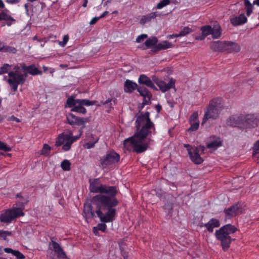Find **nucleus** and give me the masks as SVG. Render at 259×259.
Instances as JSON below:
<instances>
[{
    "instance_id": "obj_1",
    "label": "nucleus",
    "mask_w": 259,
    "mask_h": 259,
    "mask_svg": "<svg viewBox=\"0 0 259 259\" xmlns=\"http://www.w3.org/2000/svg\"><path fill=\"white\" fill-rule=\"evenodd\" d=\"M136 126L138 131L133 136L125 139L123 144L127 150L141 153L148 149L151 141L150 138L147 141V137L152 133H155L154 124L150 118V113L147 111L138 115Z\"/></svg>"
},
{
    "instance_id": "obj_2",
    "label": "nucleus",
    "mask_w": 259,
    "mask_h": 259,
    "mask_svg": "<svg viewBox=\"0 0 259 259\" xmlns=\"http://www.w3.org/2000/svg\"><path fill=\"white\" fill-rule=\"evenodd\" d=\"M91 192L100 193L92 198V202L97 205L96 213L101 221L108 222L113 219V187L101 184L99 180L91 182Z\"/></svg>"
},
{
    "instance_id": "obj_3",
    "label": "nucleus",
    "mask_w": 259,
    "mask_h": 259,
    "mask_svg": "<svg viewBox=\"0 0 259 259\" xmlns=\"http://www.w3.org/2000/svg\"><path fill=\"white\" fill-rule=\"evenodd\" d=\"M14 69L15 71L9 72V79L8 81L13 91L15 92L19 84H22L25 82L26 75L19 72V70L22 69L31 75L41 74V72L34 65L26 66L25 64L21 63L19 65H16Z\"/></svg>"
},
{
    "instance_id": "obj_4",
    "label": "nucleus",
    "mask_w": 259,
    "mask_h": 259,
    "mask_svg": "<svg viewBox=\"0 0 259 259\" xmlns=\"http://www.w3.org/2000/svg\"><path fill=\"white\" fill-rule=\"evenodd\" d=\"M237 230V229L235 226L229 224L215 231V237L217 240L221 242V245L224 251L228 250L230 248L232 241L235 240V239H232L230 235L235 233Z\"/></svg>"
},
{
    "instance_id": "obj_5",
    "label": "nucleus",
    "mask_w": 259,
    "mask_h": 259,
    "mask_svg": "<svg viewBox=\"0 0 259 259\" xmlns=\"http://www.w3.org/2000/svg\"><path fill=\"white\" fill-rule=\"evenodd\" d=\"M96 101H91L87 99H75L73 97H69L66 101L65 107H72V112H75L82 114L87 113L86 109L83 107L94 105Z\"/></svg>"
},
{
    "instance_id": "obj_6",
    "label": "nucleus",
    "mask_w": 259,
    "mask_h": 259,
    "mask_svg": "<svg viewBox=\"0 0 259 259\" xmlns=\"http://www.w3.org/2000/svg\"><path fill=\"white\" fill-rule=\"evenodd\" d=\"M24 205L22 202L16 204L11 209H7L2 212L0 215V221L2 223H10L15 218L23 216V212Z\"/></svg>"
},
{
    "instance_id": "obj_7",
    "label": "nucleus",
    "mask_w": 259,
    "mask_h": 259,
    "mask_svg": "<svg viewBox=\"0 0 259 259\" xmlns=\"http://www.w3.org/2000/svg\"><path fill=\"white\" fill-rule=\"evenodd\" d=\"M82 134V128L79 130V135L76 136H72L73 133L71 131H69L68 134H61L59 135L55 145L57 147L62 146L63 150L68 151L71 148L72 143L78 139Z\"/></svg>"
},
{
    "instance_id": "obj_8",
    "label": "nucleus",
    "mask_w": 259,
    "mask_h": 259,
    "mask_svg": "<svg viewBox=\"0 0 259 259\" xmlns=\"http://www.w3.org/2000/svg\"><path fill=\"white\" fill-rule=\"evenodd\" d=\"M223 109V107L220 99L214 98L211 100L205 112L202 124L210 119H217Z\"/></svg>"
},
{
    "instance_id": "obj_9",
    "label": "nucleus",
    "mask_w": 259,
    "mask_h": 259,
    "mask_svg": "<svg viewBox=\"0 0 259 259\" xmlns=\"http://www.w3.org/2000/svg\"><path fill=\"white\" fill-rule=\"evenodd\" d=\"M67 123L71 126H81L82 130L85 127V124L90 121V117H80L74 115L72 113H68L66 115Z\"/></svg>"
},
{
    "instance_id": "obj_10",
    "label": "nucleus",
    "mask_w": 259,
    "mask_h": 259,
    "mask_svg": "<svg viewBox=\"0 0 259 259\" xmlns=\"http://www.w3.org/2000/svg\"><path fill=\"white\" fill-rule=\"evenodd\" d=\"M259 121V115L249 114L243 115V125L248 127H254L257 125Z\"/></svg>"
},
{
    "instance_id": "obj_11",
    "label": "nucleus",
    "mask_w": 259,
    "mask_h": 259,
    "mask_svg": "<svg viewBox=\"0 0 259 259\" xmlns=\"http://www.w3.org/2000/svg\"><path fill=\"white\" fill-rule=\"evenodd\" d=\"M224 212L226 218L231 219L241 214L242 212V208L240 204H236L225 209Z\"/></svg>"
},
{
    "instance_id": "obj_12",
    "label": "nucleus",
    "mask_w": 259,
    "mask_h": 259,
    "mask_svg": "<svg viewBox=\"0 0 259 259\" xmlns=\"http://www.w3.org/2000/svg\"><path fill=\"white\" fill-rule=\"evenodd\" d=\"M226 124L228 126L237 127L243 125V115H233L227 119Z\"/></svg>"
},
{
    "instance_id": "obj_13",
    "label": "nucleus",
    "mask_w": 259,
    "mask_h": 259,
    "mask_svg": "<svg viewBox=\"0 0 259 259\" xmlns=\"http://www.w3.org/2000/svg\"><path fill=\"white\" fill-rule=\"evenodd\" d=\"M222 145V141L221 138L216 136L210 137L209 139V142L206 144L208 149L212 150H216Z\"/></svg>"
},
{
    "instance_id": "obj_14",
    "label": "nucleus",
    "mask_w": 259,
    "mask_h": 259,
    "mask_svg": "<svg viewBox=\"0 0 259 259\" xmlns=\"http://www.w3.org/2000/svg\"><path fill=\"white\" fill-rule=\"evenodd\" d=\"M230 20L231 24L236 26L245 24L247 22V19L244 14H241L238 16L231 17Z\"/></svg>"
},
{
    "instance_id": "obj_15",
    "label": "nucleus",
    "mask_w": 259,
    "mask_h": 259,
    "mask_svg": "<svg viewBox=\"0 0 259 259\" xmlns=\"http://www.w3.org/2000/svg\"><path fill=\"white\" fill-rule=\"evenodd\" d=\"M240 51V47L238 44L232 41H225L224 52L231 53H237Z\"/></svg>"
},
{
    "instance_id": "obj_16",
    "label": "nucleus",
    "mask_w": 259,
    "mask_h": 259,
    "mask_svg": "<svg viewBox=\"0 0 259 259\" xmlns=\"http://www.w3.org/2000/svg\"><path fill=\"white\" fill-rule=\"evenodd\" d=\"M138 82L141 84L145 85L147 87L157 91V88L154 85L152 80L145 74H141L138 78Z\"/></svg>"
},
{
    "instance_id": "obj_17",
    "label": "nucleus",
    "mask_w": 259,
    "mask_h": 259,
    "mask_svg": "<svg viewBox=\"0 0 259 259\" xmlns=\"http://www.w3.org/2000/svg\"><path fill=\"white\" fill-rule=\"evenodd\" d=\"M157 86L162 93H164L170 89L175 88V81L172 78H171L168 83H166L163 80H161L160 82H159Z\"/></svg>"
},
{
    "instance_id": "obj_18",
    "label": "nucleus",
    "mask_w": 259,
    "mask_h": 259,
    "mask_svg": "<svg viewBox=\"0 0 259 259\" xmlns=\"http://www.w3.org/2000/svg\"><path fill=\"white\" fill-rule=\"evenodd\" d=\"M188 154L190 157L191 160L197 164H199L203 161V159L200 157V154L195 150V148L188 149Z\"/></svg>"
},
{
    "instance_id": "obj_19",
    "label": "nucleus",
    "mask_w": 259,
    "mask_h": 259,
    "mask_svg": "<svg viewBox=\"0 0 259 259\" xmlns=\"http://www.w3.org/2000/svg\"><path fill=\"white\" fill-rule=\"evenodd\" d=\"M51 243L54 252L57 255V257L59 259H66V255L60 245L54 241H52Z\"/></svg>"
},
{
    "instance_id": "obj_20",
    "label": "nucleus",
    "mask_w": 259,
    "mask_h": 259,
    "mask_svg": "<svg viewBox=\"0 0 259 259\" xmlns=\"http://www.w3.org/2000/svg\"><path fill=\"white\" fill-rule=\"evenodd\" d=\"M172 47L173 45L169 41L166 40L162 41L154 46L151 50V51L153 53H156L159 51L166 50Z\"/></svg>"
},
{
    "instance_id": "obj_21",
    "label": "nucleus",
    "mask_w": 259,
    "mask_h": 259,
    "mask_svg": "<svg viewBox=\"0 0 259 259\" xmlns=\"http://www.w3.org/2000/svg\"><path fill=\"white\" fill-rule=\"evenodd\" d=\"M204 227L206 228V230L209 233H212L214 228L219 227L220 226L219 220L212 218L209 221L204 224Z\"/></svg>"
},
{
    "instance_id": "obj_22",
    "label": "nucleus",
    "mask_w": 259,
    "mask_h": 259,
    "mask_svg": "<svg viewBox=\"0 0 259 259\" xmlns=\"http://www.w3.org/2000/svg\"><path fill=\"white\" fill-rule=\"evenodd\" d=\"M127 239H122L118 242L121 253L124 259H128V244L126 243Z\"/></svg>"
},
{
    "instance_id": "obj_23",
    "label": "nucleus",
    "mask_w": 259,
    "mask_h": 259,
    "mask_svg": "<svg viewBox=\"0 0 259 259\" xmlns=\"http://www.w3.org/2000/svg\"><path fill=\"white\" fill-rule=\"evenodd\" d=\"M138 88L137 84L129 79H126L124 83V90L125 93H132Z\"/></svg>"
},
{
    "instance_id": "obj_24",
    "label": "nucleus",
    "mask_w": 259,
    "mask_h": 259,
    "mask_svg": "<svg viewBox=\"0 0 259 259\" xmlns=\"http://www.w3.org/2000/svg\"><path fill=\"white\" fill-rule=\"evenodd\" d=\"M225 41H216L210 44V49L214 52H224Z\"/></svg>"
},
{
    "instance_id": "obj_25",
    "label": "nucleus",
    "mask_w": 259,
    "mask_h": 259,
    "mask_svg": "<svg viewBox=\"0 0 259 259\" xmlns=\"http://www.w3.org/2000/svg\"><path fill=\"white\" fill-rule=\"evenodd\" d=\"M113 162V155L112 153L107 154L106 156L101 159V163L103 168L112 164Z\"/></svg>"
},
{
    "instance_id": "obj_26",
    "label": "nucleus",
    "mask_w": 259,
    "mask_h": 259,
    "mask_svg": "<svg viewBox=\"0 0 259 259\" xmlns=\"http://www.w3.org/2000/svg\"><path fill=\"white\" fill-rule=\"evenodd\" d=\"M202 35L196 37L197 39H204L207 36L211 34L212 27L210 25H206L201 27Z\"/></svg>"
},
{
    "instance_id": "obj_27",
    "label": "nucleus",
    "mask_w": 259,
    "mask_h": 259,
    "mask_svg": "<svg viewBox=\"0 0 259 259\" xmlns=\"http://www.w3.org/2000/svg\"><path fill=\"white\" fill-rule=\"evenodd\" d=\"M157 16L156 12H152L146 15L142 16L140 23L144 25L146 23L150 22L152 19H155Z\"/></svg>"
},
{
    "instance_id": "obj_28",
    "label": "nucleus",
    "mask_w": 259,
    "mask_h": 259,
    "mask_svg": "<svg viewBox=\"0 0 259 259\" xmlns=\"http://www.w3.org/2000/svg\"><path fill=\"white\" fill-rule=\"evenodd\" d=\"M221 26L219 25H214L213 27H212V30L211 32V34L213 38H218L221 35Z\"/></svg>"
},
{
    "instance_id": "obj_29",
    "label": "nucleus",
    "mask_w": 259,
    "mask_h": 259,
    "mask_svg": "<svg viewBox=\"0 0 259 259\" xmlns=\"http://www.w3.org/2000/svg\"><path fill=\"white\" fill-rule=\"evenodd\" d=\"M137 91L139 93L140 95L143 97H152L151 93L145 87H140L137 88Z\"/></svg>"
},
{
    "instance_id": "obj_30",
    "label": "nucleus",
    "mask_w": 259,
    "mask_h": 259,
    "mask_svg": "<svg viewBox=\"0 0 259 259\" xmlns=\"http://www.w3.org/2000/svg\"><path fill=\"white\" fill-rule=\"evenodd\" d=\"M158 42V39L156 37L150 38L146 40L145 45L147 48H150L152 46H156Z\"/></svg>"
},
{
    "instance_id": "obj_31",
    "label": "nucleus",
    "mask_w": 259,
    "mask_h": 259,
    "mask_svg": "<svg viewBox=\"0 0 259 259\" xmlns=\"http://www.w3.org/2000/svg\"><path fill=\"white\" fill-rule=\"evenodd\" d=\"M15 66L9 65L8 64H4L1 68H0V74H2L4 73H6L8 72L12 69L15 70L14 69Z\"/></svg>"
},
{
    "instance_id": "obj_32",
    "label": "nucleus",
    "mask_w": 259,
    "mask_h": 259,
    "mask_svg": "<svg viewBox=\"0 0 259 259\" xmlns=\"http://www.w3.org/2000/svg\"><path fill=\"white\" fill-rule=\"evenodd\" d=\"M51 147L47 144H45L43 145L42 149L40 151V154L47 156H49L51 150Z\"/></svg>"
},
{
    "instance_id": "obj_33",
    "label": "nucleus",
    "mask_w": 259,
    "mask_h": 259,
    "mask_svg": "<svg viewBox=\"0 0 259 259\" xmlns=\"http://www.w3.org/2000/svg\"><path fill=\"white\" fill-rule=\"evenodd\" d=\"M244 5L246 10V14L249 16L252 12L253 6L249 0H244Z\"/></svg>"
},
{
    "instance_id": "obj_34",
    "label": "nucleus",
    "mask_w": 259,
    "mask_h": 259,
    "mask_svg": "<svg viewBox=\"0 0 259 259\" xmlns=\"http://www.w3.org/2000/svg\"><path fill=\"white\" fill-rule=\"evenodd\" d=\"M192 32V29L188 27H184L182 30L178 33L176 34V37H180L187 35Z\"/></svg>"
},
{
    "instance_id": "obj_35",
    "label": "nucleus",
    "mask_w": 259,
    "mask_h": 259,
    "mask_svg": "<svg viewBox=\"0 0 259 259\" xmlns=\"http://www.w3.org/2000/svg\"><path fill=\"white\" fill-rule=\"evenodd\" d=\"M71 163L68 160L65 159L61 163V167L64 171H69L70 169Z\"/></svg>"
},
{
    "instance_id": "obj_36",
    "label": "nucleus",
    "mask_w": 259,
    "mask_h": 259,
    "mask_svg": "<svg viewBox=\"0 0 259 259\" xmlns=\"http://www.w3.org/2000/svg\"><path fill=\"white\" fill-rule=\"evenodd\" d=\"M190 127L188 128V131L193 132L196 131L199 126V122L197 121H190Z\"/></svg>"
},
{
    "instance_id": "obj_37",
    "label": "nucleus",
    "mask_w": 259,
    "mask_h": 259,
    "mask_svg": "<svg viewBox=\"0 0 259 259\" xmlns=\"http://www.w3.org/2000/svg\"><path fill=\"white\" fill-rule=\"evenodd\" d=\"M2 20L15 21V20L11 16L5 12H2L0 13V20Z\"/></svg>"
},
{
    "instance_id": "obj_38",
    "label": "nucleus",
    "mask_w": 259,
    "mask_h": 259,
    "mask_svg": "<svg viewBox=\"0 0 259 259\" xmlns=\"http://www.w3.org/2000/svg\"><path fill=\"white\" fill-rule=\"evenodd\" d=\"M170 3V0H162L156 6V9H161L164 7L169 5Z\"/></svg>"
},
{
    "instance_id": "obj_39",
    "label": "nucleus",
    "mask_w": 259,
    "mask_h": 259,
    "mask_svg": "<svg viewBox=\"0 0 259 259\" xmlns=\"http://www.w3.org/2000/svg\"><path fill=\"white\" fill-rule=\"evenodd\" d=\"M3 51H4V52L15 54L17 52V50L16 48L13 47L7 46L5 45Z\"/></svg>"
},
{
    "instance_id": "obj_40",
    "label": "nucleus",
    "mask_w": 259,
    "mask_h": 259,
    "mask_svg": "<svg viewBox=\"0 0 259 259\" xmlns=\"http://www.w3.org/2000/svg\"><path fill=\"white\" fill-rule=\"evenodd\" d=\"M99 139L96 138L93 142H88L83 145V147L86 149H91L95 146V144L98 141Z\"/></svg>"
},
{
    "instance_id": "obj_41",
    "label": "nucleus",
    "mask_w": 259,
    "mask_h": 259,
    "mask_svg": "<svg viewBox=\"0 0 259 259\" xmlns=\"http://www.w3.org/2000/svg\"><path fill=\"white\" fill-rule=\"evenodd\" d=\"M163 208L168 214H169L171 212L172 210L173 204L171 203L167 202L166 204H164Z\"/></svg>"
},
{
    "instance_id": "obj_42",
    "label": "nucleus",
    "mask_w": 259,
    "mask_h": 259,
    "mask_svg": "<svg viewBox=\"0 0 259 259\" xmlns=\"http://www.w3.org/2000/svg\"><path fill=\"white\" fill-rule=\"evenodd\" d=\"M0 150L5 152L10 151L11 148L3 142L0 141Z\"/></svg>"
},
{
    "instance_id": "obj_43",
    "label": "nucleus",
    "mask_w": 259,
    "mask_h": 259,
    "mask_svg": "<svg viewBox=\"0 0 259 259\" xmlns=\"http://www.w3.org/2000/svg\"><path fill=\"white\" fill-rule=\"evenodd\" d=\"M11 234V232L0 230V239L6 240L7 237Z\"/></svg>"
},
{
    "instance_id": "obj_44",
    "label": "nucleus",
    "mask_w": 259,
    "mask_h": 259,
    "mask_svg": "<svg viewBox=\"0 0 259 259\" xmlns=\"http://www.w3.org/2000/svg\"><path fill=\"white\" fill-rule=\"evenodd\" d=\"M252 150L253 155L259 153V140L254 143Z\"/></svg>"
},
{
    "instance_id": "obj_45",
    "label": "nucleus",
    "mask_w": 259,
    "mask_h": 259,
    "mask_svg": "<svg viewBox=\"0 0 259 259\" xmlns=\"http://www.w3.org/2000/svg\"><path fill=\"white\" fill-rule=\"evenodd\" d=\"M151 97H152L150 96L143 97L142 108H143L145 105H148L151 103L150 100Z\"/></svg>"
},
{
    "instance_id": "obj_46",
    "label": "nucleus",
    "mask_w": 259,
    "mask_h": 259,
    "mask_svg": "<svg viewBox=\"0 0 259 259\" xmlns=\"http://www.w3.org/2000/svg\"><path fill=\"white\" fill-rule=\"evenodd\" d=\"M68 40H69L68 35H65L63 36V41H60L59 44L60 46H61V47H64L67 43Z\"/></svg>"
},
{
    "instance_id": "obj_47",
    "label": "nucleus",
    "mask_w": 259,
    "mask_h": 259,
    "mask_svg": "<svg viewBox=\"0 0 259 259\" xmlns=\"http://www.w3.org/2000/svg\"><path fill=\"white\" fill-rule=\"evenodd\" d=\"M13 255L15 256L18 259H24L25 256L19 251L16 250L13 253Z\"/></svg>"
},
{
    "instance_id": "obj_48",
    "label": "nucleus",
    "mask_w": 259,
    "mask_h": 259,
    "mask_svg": "<svg viewBox=\"0 0 259 259\" xmlns=\"http://www.w3.org/2000/svg\"><path fill=\"white\" fill-rule=\"evenodd\" d=\"M194 148L195 150L198 152L199 154H203L205 149L204 146L201 145L197 147H195Z\"/></svg>"
},
{
    "instance_id": "obj_49",
    "label": "nucleus",
    "mask_w": 259,
    "mask_h": 259,
    "mask_svg": "<svg viewBox=\"0 0 259 259\" xmlns=\"http://www.w3.org/2000/svg\"><path fill=\"white\" fill-rule=\"evenodd\" d=\"M148 36L147 34H143L139 35L138 36V37L136 39V41L137 42H141L144 39L147 38Z\"/></svg>"
},
{
    "instance_id": "obj_50",
    "label": "nucleus",
    "mask_w": 259,
    "mask_h": 259,
    "mask_svg": "<svg viewBox=\"0 0 259 259\" xmlns=\"http://www.w3.org/2000/svg\"><path fill=\"white\" fill-rule=\"evenodd\" d=\"M199 121L198 119V115L196 113H193L190 117V121Z\"/></svg>"
},
{
    "instance_id": "obj_51",
    "label": "nucleus",
    "mask_w": 259,
    "mask_h": 259,
    "mask_svg": "<svg viewBox=\"0 0 259 259\" xmlns=\"http://www.w3.org/2000/svg\"><path fill=\"white\" fill-rule=\"evenodd\" d=\"M98 230L104 231L106 229V226L105 224H99L97 225Z\"/></svg>"
},
{
    "instance_id": "obj_52",
    "label": "nucleus",
    "mask_w": 259,
    "mask_h": 259,
    "mask_svg": "<svg viewBox=\"0 0 259 259\" xmlns=\"http://www.w3.org/2000/svg\"><path fill=\"white\" fill-rule=\"evenodd\" d=\"M101 18L99 17H95L93 18L91 21L90 22V25H93L96 23V22L100 19Z\"/></svg>"
},
{
    "instance_id": "obj_53",
    "label": "nucleus",
    "mask_w": 259,
    "mask_h": 259,
    "mask_svg": "<svg viewBox=\"0 0 259 259\" xmlns=\"http://www.w3.org/2000/svg\"><path fill=\"white\" fill-rule=\"evenodd\" d=\"M161 80H160L157 77L153 76L152 77V82L155 83L157 85L158 84L159 82H160Z\"/></svg>"
},
{
    "instance_id": "obj_54",
    "label": "nucleus",
    "mask_w": 259,
    "mask_h": 259,
    "mask_svg": "<svg viewBox=\"0 0 259 259\" xmlns=\"http://www.w3.org/2000/svg\"><path fill=\"white\" fill-rule=\"evenodd\" d=\"M4 250L6 252L8 253H12L13 255L14 252L16 251L15 250H13L12 248H5Z\"/></svg>"
},
{
    "instance_id": "obj_55",
    "label": "nucleus",
    "mask_w": 259,
    "mask_h": 259,
    "mask_svg": "<svg viewBox=\"0 0 259 259\" xmlns=\"http://www.w3.org/2000/svg\"><path fill=\"white\" fill-rule=\"evenodd\" d=\"M120 156L118 154L114 152V162H118L119 160Z\"/></svg>"
},
{
    "instance_id": "obj_56",
    "label": "nucleus",
    "mask_w": 259,
    "mask_h": 259,
    "mask_svg": "<svg viewBox=\"0 0 259 259\" xmlns=\"http://www.w3.org/2000/svg\"><path fill=\"white\" fill-rule=\"evenodd\" d=\"M10 120H11V121H16L17 122H20L19 119H18V118L15 117L14 116H11L10 117Z\"/></svg>"
},
{
    "instance_id": "obj_57",
    "label": "nucleus",
    "mask_w": 259,
    "mask_h": 259,
    "mask_svg": "<svg viewBox=\"0 0 259 259\" xmlns=\"http://www.w3.org/2000/svg\"><path fill=\"white\" fill-rule=\"evenodd\" d=\"M99 230H98V227L96 226V227H94L93 228V232L94 233V234L96 235H98V232Z\"/></svg>"
},
{
    "instance_id": "obj_58",
    "label": "nucleus",
    "mask_w": 259,
    "mask_h": 259,
    "mask_svg": "<svg viewBox=\"0 0 259 259\" xmlns=\"http://www.w3.org/2000/svg\"><path fill=\"white\" fill-rule=\"evenodd\" d=\"M155 109L157 110V112L159 113L161 111L162 108L160 105H157L155 106Z\"/></svg>"
},
{
    "instance_id": "obj_59",
    "label": "nucleus",
    "mask_w": 259,
    "mask_h": 259,
    "mask_svg": "<svg viewBox=\"0 0 259 259\" xmlns=\"http://www.w3.org/2000/svg\"><path fill=\"white\" fill-rule=\"evenodd\" d=\"M5 46L4 42L0 41V51H3Z\"/></svg>"
},
{
    "instance_id": "obj_60",
    "label": "nucleus",
    "mask_w": 259,
    "mask_h": 259,
    "mask_svg": "<svg viewBox=\"0 0 259 259\" xmlns=\"http://www.w3.org/2000/svg\"><path fill=\"white\" fill-rule=\"evenodd\" d=\"M108 13V11L104 12L101 16H100V17L101 18L104 17Z\"/></svg>"
},
{
    "instance_id": "obj_61",
    "label": "nucleus",
    "mask_w": 259,
    "mask_h": 259,
    "mask_svg": "<svg viewBox=\"0 0 259 259\" xmlns=\"http://www.w3.org/2000/svg\"><path fill=\"white\" fill-rule=\"evenodd\" d=\"M5 7V5L2 0H0V10Z\"/></svg>"
},
{
    "instance_id": "obj_62",
    "label": "nucleus",
    "mask_w": 259,
    "mask_h": 259,
    "mask_svg": "<svg viewBox=\"0 0 259 259\" xmlns=\"http://www.w3.org/2000/svg\"><path fill=\"white\" fill-rule=\"evenodd\" d=\"M184 147H186L188 149H190L191 150H192V148H191V146L189 144H185L184 145Z\"/></svg>"
},
{
    "instance_id": "obj_63",
    "label": "nucleus",
    "mask_w": 259,
    "mask_h": 259,
    "mask_svg": "<svg viewBox=\"0 0 259 259\" xmlns=\"http://www.w3.org/2000/svg\"><path fill=\"white\" fill-rule=\"evenodd\" d=\"M88 2V0H84V2L82 4V6L83 7H86L87 6Z\"/></svg>"
},
{
    "instance_id": "obj_64",
    "label": "nucleus",
    "mask_w": 259,
    "mask_h": 259,
    "mask_svg": "<svg viewBox=\"0 0 259 259\" xmlns=\"http://www.w3.org/2000/svg\"><path fill=\"white\" fill-rule=\"evenodd\" d=\"M253 4L259 6V0H255L253 2Z\"/></svg>"
}]
</instances>
